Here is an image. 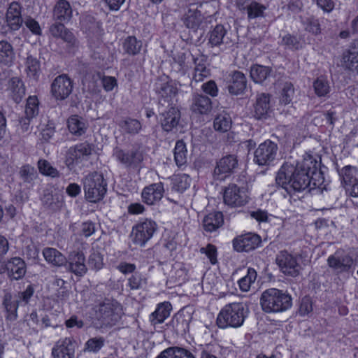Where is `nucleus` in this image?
I'll list each match as a JSON object with an SVG mask.
<instances>
[{"instance_id": "nucleus-9", "label": "nucleus", "mask_w": 358, "mask_h": 358, "mask_svg": "<svg viewBox=\"0 0 358 358\" xmlns=\"http://www.w3.org/2000/svg\"><path fill=\"white\" fill-rule=\"evenodd\" d=\"M275 262L280 271L285 275L296 277L299 275L301 266L296 259L287 251H281L275 258Z\"/></svg>"}, {"instance_id": "nucleus-23", "label": "nucleus", "mask_w": 358, "mask_h": 358, "mask_svg": "<svg viewBox=\"0 0 358 358\" xmlns=\"http://www.w3.org/2000/svg\"><path fill=\"white\" fill-rule=\"evenodd\" d=\"M6 271L9 272L10 277L18 280L22 278L26 273V264L20 257H13L6 264Z\"/></svg>"}, {"instance_id": "nucleus-38", "label": "nucleus", "mask_w": 358, "mask_h": 358, "mask_svg": "<svg viewBox=\"0 0 358 358\" xmlns=\"http://www.w3.org/2000/svg\"><path fill=\"white\" fill-rule=\"evenodd\" d=\"M92 146L87 143H83L76 145L69 150V154L73 160L74 159H80L85 156H89L92 153Z\"/></svg>"}, {"instance_id": "nucleus-13", "label": "nucleus", "mask_w": 358, "mask_h": 358, "mask_svg": "<svg viewBox=\"0 0 358 358\" xmlns=\"http://www.w3.org/2000/svg\"><path fill=\"white\" fill-rule=\"evenodd\" d=\"M67 269L77 276H83L87 271L85 257L82 251H72L67 258Z\"/></svg>"}, {"instance_id": "nucleus-37", "label": "nucleus", "mask_w": 358, "mask_h": 358, "mask_svg": "<svg viewBox=\"0 0 358 358\" xmlns=\"http://www.w3.org/2000/svg\"><path fill=\"white\" fill-rule=\"evenodd\" d=\"M170 304H161L150 315V321L153 325L162 323L170 315Z\"/></svg>"}, {"instance_id": "nucleus-14", "label": "nucleus", "mask_w": 358, "mask_h": 358, "mask_svg": "<svg viewBox=\"0 0 358 358\" xmlns=\"http://www.w3.org/2000/svg\"><path fill=\"white\" fill-rule=\"evenodd\" d=\"M270 312L284 311L292 305L291 296L277 289H270Z\"/></svg>"}, {"instance_id": "nucleus-47", "label": "nucleus", "mask_w": 358, "mask_h": 358, "mask_svg": "<svg viewBox=\"0 0 358 358\" xmlns=\"http://www.w3.org/2000/svg\"><path fill=\"white\" fill-rule=\"evenodd\" d=\"M231 124L230 118L226 115H218L214 120V128L216 131L221 132L227 131Z\"/></svg>"}, {"instance_id": "nucleus-28", "label": "nucleus", "mask_w": 358, "mask_h": 358, "mask_svg": "<svg viewBox=\"0 0 358 358\" xmlns=\"http://www.w3.org/2000/svg\"><path fill=\"white\" fill-rule=\"evenodd\" d=\"M224 222L221 212H215L207 215L203 220V228L206 231L212 232L220 227Z\"/></svg>"}, {"instance_id": "nucleus-41", "label": "nucleus", "mask_w": 358, "mask_h": 358, "mask_svg": "<svg viewBox=\"0 0 358 358\" xmlns=\"http://www.w3.org/2000/svg\"><path fill=\"white\" fill-rule=\"evenodd\" d=\"M294 87L292 83L287 82L283 85L280 92L279 102L280 105H288L291 103L294 95Z\"/></svg>"}, {"instance_id": "nucleus-64", "label": "nucleus", "mask_w": 358, "mask_h": 358, "mask_svg": "<svg viewBox=\"0 0 358 358\" xmlns=\"http://www.w3.org/2000/svg\"><path fill=\"white\" fill-rule=\"evenodd\" d=\"M312 311V304L308 298H303L299 307V313L306 315Z\"/></svg>"}, {"instance_id": "nucleus-40", "label": "nucleus", "mask_w": 358, "mask_h": 358, "mask_svg": "<svg viewBox=\"0 0 358 358\" xmlns=\"http://www.w3.org/2000/svg\"><path fill=\"white\" fill-rule=\"evenodd\" d=\"M119 126L127 134L134 135L141 129V122L136 120L127 117L119 123Z\"/></svg>"}, {"instance_id": "nucleus-35", "label": "nucleus", "mask_w": 358, "mask_h": 358, "mask_svg": "<svg viewBox=\"0 0 358 358\" xmlns=\"http://www.w3.org/2000/svg\"><path fill=\"white\" fill-rule=\"evenodd\" d=\"M143 48V43L135 36H128L123 42L124 51L129 55H136Z\"/></svg>"}, {"instance_id": "nucleus-20", "label": "nucleus", "mask_w": 358, "mask_h": 358, "mask_svg": "<svg viewBox=\"0 0 358 358\" xmlns=\"http://www.w3.org/2000/svg\"><path fill=\"white\" fill-rule=\"evenodd\" d=\"M6 22L8 27L13 30H17L22 24L23 20L21 15V6L16 1L12 2L6 13Z\"/></svg>"}, {"instance_id": "nucleus-10", "label": "nucleus", "mask_w": 358, "mask_h": 358, "mask_svg": "<svg viewBox=\"0 0 358 358\" xmlns=\"http://www.w3.org/2000/svg\"><path fill=\"white\" fill-rule=\"evenodd\" d=\"M156 229L155 222L150 220H145L138 224L132 231L134 242L141 246L144 245L152 238Z\"/></svg>"}, {"instance_id": "nucleus-15", "label": "nucleus", "mask_w": 358, "mask_h": 358, "mask_svg": "<svg viewBox=\"0 0 358 358\" xmlns=\"http://www.w3.org/2000/svg\"><path fill=\"white\" fill-rule=\"evenodd\" d=\"M261 242L262 239L259 236L250 233L235 238L233 245L238 252H249L257 248Z\"/></svg>"}, {"instance_id": "nucleus-4", "label": "nucleus", "mask_w": 358, "mask_h": 358, "mask_svg": "<svg viewBox=\"0 0 358 358\" xmlns=\"http://www.w3.org/2000/svg\"><path fill=\"white\" fill-rule=\"evenodd\" d=\"M83 188L86 199L90 202H96L105 195L106 182L102 174L94 172L84 178Z\"/></svg>"}, {"instance_id": "nucleus-7", "label": "nucleus", "mask_w": 358, "mask_h": 358, "mask_svg": "<svg viewBox=\"0 0 358 358\" xmlns=\"http://www.w3.org/2000/svg\"><path fill=\"white\" fill-rule=\"evenodd\" d=\"M73 80L66 75L57 76L51 84V93L57 100L66 99L72 92Z\"/></svg>"}, {"instance_id": "nucleus-53", "label": "nucleus", "mask_w": 358, "mask_h": 358, "mask_svg": "<svg viewBox=\"0 0 358 358\" xmlns=\"http://www.w3.org/2000/svg\"><path fill=\"white\" fill-rule=\"evenodd\" d=\"M104 341L102 337L90 338L85 343V351L97 352L103 346Z\"/></svg>"}, {"instance_id": "nucleus-46", "label": "nucleus", "mask_w": 358, "mask_h": 358, "mask_svg": "<svg viewBox=\"0 0 358 358\" xmlns=\"http://www.w3.org/2000/svg\"><path fill=\"white\" fill-rule=\"evenodd\" d=\"M313 88L315 94L320 97L326 96L330 92L329 84L323 77L317 78L313 82Z\"/></svg>"}, {"instance_id": "nucleus-55", "label": "nucleus", "mask_w": 358, "mask_h": 358, "mask_svg": "<svg viewBox=\"0 0 358 358\" xmlns=\"http://www.w3.org/2000/svg\"><path fill=\"white\" fill-rule=\"evenodd\" d=\"M191 184V178L187 174L179 175L175 180V187L178 191L183 192L187 189Z\"/></svg>"}, {"instance_id": "nucleus-18", "label": "nucleus", "mask_w": 358, "mask_h": 358, "mask_svg": "<svg viewBox=\"0 0 358 358\" xmlns=\"http://www.w3.org/2000/svg\"><path fill=\"white\" fill-rule=\"evenodd\" d=\"M228 90L230 94L239 95L243 94L247 87V78L244 73L234 71L230 74Z\"/></svg>"}, {"instance_id": "nucleus-1", "label": "nucleus", "mask_w": 358, "mask_h": 358, "mask_svg": "<svg viewBox=\"0 0 358 358\" xmlns=\"http://www.w3.org/2000/svg\"><path fill=\"white\" fill-rule=\"evenodd\" d=\"M320 163L308 155L296 165L285 163L277 173L275 183L285 188L289 194L293 191L300 192L306 189L313 182L314 186L320 185L322 172L318 169Z\"/></svg>"}, {"instance_id": "nucleus-17", "label": "nucleus", "mask_w": 358, "mask_h": 358, "mask_svg": "<svg viewBox=\"0 0 358 358\" xmlns=\"http://www.w3.org/2000/svg\"><path fill=\"white\" fill-rule=\"evenodd\" d=\"M49 31L53 37L61 38L66 43L69 48L71 49L78 45V41L73 34L67 29L63 23L55 22L52 24Z\"/></svg>"}, {"instance_id": "nucleus-43", "label": "nucleus", "mask_w": 358, "mask_h": 358, "mask_svg": "<svg viewBox=\"0 0 358 358\" xmlns=\"http://www.w3.org/2000/svg\"><path fill=\"white\" fill-rule=\"evenodd\" d=\"M174 158L176 164L180 166L187 162V149L182 141H177L174 149Z\"/></svg>"}, {"instance_id": "nucleus-36", "label": "nucleus", "mask_w": 358, "mask_h": 358, "mask_svg": "<svg viewBox=\"0 0 358 358\" xmlns=\"http://www.w3.org/2000/svg\"><path fill=\"white\" fill-rule=\"evenodd\" d=\"M68 128L71 133L78 136L84 134L87 129L85 123L77 115L69 118Z\"/></svg>"}, {"instance_id": "nucleus-33", "label": "nucleus", "mask_w": 358, "mask_h": 358, "mask_svg": "<svg viewBox=\"0 0 358 358\" xmlns=\"http://www.w3.org/2000/svg\"><path fill=\"white\" fill-rule=\"evenodd\" d=\"M250 78L258 84H263L268 76V68L259 64H254L250 67Z\"/></svg>"}, {"instance_id": "nucleus-61", "label": "nucleus", "mask_w": 358, "mask_h": 358, "mask_svg": "<svg viewBox=\"0 0 358 358\" xmlns=\"http://www.w3.org/2000/svg\"><path fill=\"white\" fill-rule=\"evenodd\" d=\"M24 23L33 34L36 35L41 34V29L40 25L34 19L29 17L25 20Z\"/></svg>"}, {"instance_id": "nucleus-21", "label": "nucleus", "mask_w": 358, "mask_h": 358, "mask_svg": "<svg viewBox=\"0 0 358 358\" xmlns=\"http://www.w3.org/2000/svg\"><path fill=\"white\" fill-rule=\"evenodd\" d=\"M72 13V8L69 1L59 0L54 6L53 19L59 22V23L66 22L71 20Z\"/></svg>"}, {"instance_id": "nucleus-42", "label": "nucleus", "mask_w": 358, "mask_h": 358, "mask_svg": "<svg viewBox=\"0 0 358 358\" xmlns=\"http://www.w3.org/2000/svg\"><path fill=\"white\" fill-rule=\"evenodd\" d=\"M301 23L306 31L314 35H318L321 33L320 23L319 20L315 17L301 18Z\"/></svg>"}, {"instance_id": "nucleus-52", "label": "nucleus", "mask_w": 358, "mask_h": 358, "mask_svg": "<svg viewBox=\"0 0 358 358\" xmlns=\"http://www.w3.org/2000/svg\"><path fill=\"white\" fill-rule=\"evenodd\" d=\"M20 175L25 182H31L36 176V171L30 165H24L20 171Z\"/></svg>"}, {"instance_id": "nucleus-58", "label": "nucleus", "mask_w": 358, "mask_h": 358, "mask_svg": "<svg viewBox=\"0 0 358 358\" xmlns=\"http://www.w3.org/2000/svg\"><path fill=\"white\" fill-rule=\"evenodd\" d=\"M26 64L29 73H31L32 76H35L40 69L39 61L31 55L27 56Z\"/></svg>"}, {"instance_id": "nucleus-2", "label": "nucleus", "mask_w": 358, "mask_h": 358, "mask_svg": "<svg viewBox=\"0 0 358 358\" xmlns=\"http://www.w3.org/2000/svg\"><path fill=\"white\" fill-rule=\"evenodd\" d=\"M245 318L244 306L242 303H231L226 305L217 317V324L220 328L241 327Z\"/></svg>"}, {"instance_id": "nucleus-26", "label": "nucleus", "mask_w": 358, "mask_h": 358, "mask_svg": "<svg viewBox=\"0 0 358 358\" xmlns=\"http://www.w3.org/2000/svg\"><path fill=\"white\" fill-rule=\"evenodd\" d=\"M192 109L196 113L208 114L212 109L210 99L202 94L194 95Z\"/></svg>"}, {"instance_id": "nucleus-48", "label": "nucleus", "mask_w": 358, "mask_h": 358, "mask_svg": "<svg viewBox=\"0 0 358 358\" xmlns=\"http://www.w3.org/2000/svg\"><path fill=\"white\" fill-rule=\"evenodd\" d=\"M25 115L29 118H33L38 113V100L36 96H29L27 100L25 106Z\"/></svg>"}, {"instance_id": "nucleus-8", "label": "nucleus", "mask_w": 358, "mask_h": 358, "mask_svg": "<svg viewBox=\"0 0 358 358\" xmlns=\"http://www.w3.org/2000/svg\"><path fill=\"white\" fill-rule=\"evenodd\" d=\"M113 156L126 168L136 169L143 160V152L138 149H134L129 152L116 147L113 150Z\"/></svg>"}, {"instance_id": "nucleus-12", "label": "nucleus", "mask_w": 358, "mask_h": 358, "mask_svg": "<svg viewBox=\"0 0 358 358\" xmlns=\"http://www.w3.org/2000/svg\"><path fill=\"white\" fill-rule=\"evenodd\" d=\"M238 167V159L235 155H229L221 158L214 169V178L218 180H224Z\"/></svg>"}, {"instance_id": "nucleus-30", "label": "nucleus", "mask_w": 358, "mask_h": 358, "mask_svg": "<svg viewBox=\"0 0 358 358\" xmlns=\"http://www.w3.org/2000/svg\"><path fill=\"white\" fill-rule=\"evenodd\" d=\"M268 98L266 94H261L257 99L255 107V117L257 119H266L268 111Z\"/></svg>"}, {"instance_id": "nucleus-27", "label": "nucleus", "mask_w": 358, "mask_h": 358, "mask_svg": "<svg viewBox=\"0 0 358 358\" xmlns=\"http://www.w3.org/2000/svg\"><path fill=\"white\" fill-rule=\"evenodd\" d=\"M43 255L45 259L53 266H62L66 264L67 258L57 249L45 248Z\"/></svg>"}, {"instance_id": "nucleus-31", "label": "nucleus", "mask_w": 358, "mask_h": 358, "mask_svg": "<svg viewBox=\"0 0 358 358\" xmlns=\"http://www.w3.org/2000/svg\"><path fill=\"white\" fill-rule=\"evenodd\" d=\"M157 358H194V357L184 348L170 347L162 351Z\"/></svg>"}, {"instance_id": "nucleus-63", "label": "nucleus", "mask_w": 358, "mask_h": 358, "mask_svg": "<svg viewBox=\"0 0 358 358\" xmlns=\"http://www.w3.org/2000/svg\"><path fill=\"white\" fill-rule=\"evenodd\" d=\"M95 232V226L92 222H85L81 225V234L85 236L89 237Z\"/></svg>"}, {"instance_id": "nucleus-50", "label": "nucleus", "mask_w": 358, "mask_h": 358, "mask_svg": "<svg viewBox=\"0 0 358 358\" xmlns=\"http://www.w3.org/2000/svg\"><path fill=\"white\" fill-rule=\"evenodd\" d=\"M256 277L257 273L255 270L251 268H248V274L238 281L241 289L243 292L248 291L251 283L255 280Z\"/></svg>"}, {"instance_id": "nucleus-25", "label": "nucleus", "mask_w": 358, "mask_h": 358, "mask_svg": "<svg viewBox=\"0 0 358 358\" xmlns=\"http://www.w3.org/2000/svg\"><path fill=\"white\" fill-rule=\"evenodd\" d=\"M157 92L160 96L158 103H159L162 99H164L167 101L166 106L169 107L170 105H173L171 101L172 97L177 94L178 89L172 81H167L159 84V86L157 87Z\"/></svg>"}, {"instance_id": "nucleus-59", "label": "nucleus", "mask_w": 358, "mask_h": 358, "mask_svg": "<svg viewBox=\"0 0 358 358\" xmlns=\"http://www.w3.org/2000/svg\"><path fill=\"white\" fill-rule=\"evenodd\" d=\"M200 252L206 255L211 264H214L217 262V250L213 245L208 244L206 248H201Z\"/></svg>"}, {"instance_id": "nucleus-56", "label": "nucleus", "mask_w": 358, "mask_h": 358, "mask_svg": "<svg viewBox=\"0 0 358 358\" xmlns=\"http://www.w3.org/2000/svg\"><path fill=\"white\" fill-rule=\"evenodd\" d=\"M88 265L90 268L98 271L103 265V257L99 252H93L90 255L88 259Z\"/></svg>"}, {"instance_id": "nucleus-51", "label": "nucleus", "mask_w": 358, "mask_h": 358, "mask_svg": "<svg viewBox=\"0 0 358 358\" xmlns=\"http://www.w3.org/2000/svg\"><path fill=\"white\" fill-rule=\"evenodd\" d=\"M198 59H194V73L193 76V79L196 82H201L203 80L204 78L207 77L209 75V70L206 67L205 64L197 62Z\"/></svg>"}, {"instance_id": "nucleus-22", "label": "nucleus", "mask_w": 358, "mask_h": 358, "mask_svg": "<svg viewBox=\"0 0 358 358\" xmlns=\"http://www.w3.org/2000/svg\"><path fill=\"white\" fill-rule=\"evenodd\" d=\"M43 205L51 211L55 212L63 206V197L58 193L52 194L50 189H45L41 198Z\"/></svg>"}, {"instance_id": "nucleus-60", "label": "nucleus", "mask_w": 358, "mask_h": 358, "mask_svg": "<svg viewBox=\"0 0 358 358\" xmlns=\"http://www.w3.org/2000/svg\"><path fill=\"white\" fill-rule=\"evenodd\" d=\"M145 283V280L142 278L140 273H136L129 279V285L131 289H138Z\"/></svg>"}, {"instance_id": "nucleus-54", "label": "nucleus", "mask_w": 358, "mask_h": 358, "mask_svg": "<svg viewBox=\"0 0 358 358\" xmlns=\"http://www.w3.org/2000/svg\"><path fill=\"white\" fill-rule=\"evenodd\" d=\"M282 43L287 48L292 50H299L302 48V43L299 38L291 34H287L282 38Z\"/></svg>"}, {"instance_id": "nucleus-3", "label": "nucleus", "mask_w": 358, "mask_h": 358, "mask_svg": "<svg viewBox=\"0 0 358 358\" xmlns=\"http://www.w3.org/2000/svg\"><path fill=\"white\" fill-rule=\"evenodd\" d=\"M34 292V287L29 285L23 292H19L13 295L6 292L3 297L2 303L7 313L6 318L10 320H15L17 318V308L20 306L27 305Z\"/></svg>"}, {"instance_id": "nucleus-29", "label": "nucleus", "mask_w": 358, "mask_h": 358, "mask_svg": "<svg viewBox=\"0 0 358 358\" xmlns=\"http://www.w3.org/2000/svg\"><path fill=\"white\" fill-rule=\"evenodd\" d=\"M343 62L346 69L358 73V48H352L344 52Z\"/></svg>"}, {"instance_id": "nucleus-34", "label": "nucleus", "mask_w": 358, "mask_h": 358, "mask_svg": "<svg viewBox=\"0 0 358 358\" xmlns=\"http://www.w3.org/2000/svg\"><path fill=\"white\" fill-rule=\"evenodd\" d=\"M14 57L12 45L6 41H0V64L8 66L12 64Z\"/></svg>"}, {"instance_id": "nucleus-32", "label": "nucleus", "mask_w": 358, "mask_h": 358, "mask_svg": "<svg viewBox=\"0 0 358 358\" xmlns=\"http://www.w3.org/2000/svg\"><path fill=\"white\" fill-rule=\"evenodd\" d=\"M182 21L187 28L196 29L201 22L200 11L196 8H189L184 14Z\"/></svg>"}, {"instance_id": "nucleus-45", "label": "nucleus", "mask_w": 358, "mask_h": 358, "mask_svg": "<svg viewBox=\"0 0 358 358\" xmlns=\"http://www.w3.org/2000/svg\"><path fill=\"white\" fill-rule=\"evenodd\" d=\"M355 169L350 166H345L340 172V176L341 177L342 181L348 190L350 189L348 186L352 185V183L357 180L355 177Z\"/></svg>"}, {"instance_id": "nucleus-44", "label": "nucleus", "mask_w": 358, "mask_h": 358, "mask_svg": "<svg viewBox=\"0 0 358 358\" xmlns=\"http://www.w3.org/2000/svg\"><path fill=\"white\" fill-rule=\"evenodd\" d=\"M268 160V145L264 142L255 152V162L259 166L266 165Z\"/></svg>"}, {"instance_id": "nucleus-16", "label": "nucleus", "mask_w": 358, "mask_h": 358, "mask_svg": "<svg viewBox=\"0 0 358 358\" xmlns=\"http://www.w3.org/2000/svg\"><path fill=\"white\" fill-rule=\"evenodd\" d=\"M76 342L72 338H65L57 342L52 349L54 358H74Z\"/></svg>"}, {"instance_id": "nucleus-19", "label": "nucleus", "mask_w": 358, "mask_h": 358, "mask_svg": "<svg viewBox=\"0 0 358 358\" xmlns=\"http://www.w3.org/2000/svg\"><path fill=\"white\" fill-rule=\"evenodd\" d=\"M164 186L162 182L153 183L145 187L142 192V199L144 203L153 205L163 196Z\"/></svg>"}, {"instance_id": "nucleus-5", "label": "nucleus", "mask_w": 358, "mask_h": 358, "mask_svg": "<svg viewBox=\"0 0 358 358\" xmlns=\"http://www.w3.org/2000/svg\"><path fill=\"white\" fill-rule=\"evenodd\" d=\"M96 315L101 326H113L121 318L122 308L117 301L106 299L100 303Z\"/></svg>"}, {"instance_id": "nucleus-49", "label": "nucleus", "mask_w": 358, "mask_h": 358, "mask_svg": "<svg viewBox=\"0 0 358 358\" xmlns=\"http://www.w3.org/2000/svg\"><path fill=\"white\" fill-rule=\"evenodd\" d=\"M38 168L41 173L43 175L51 176L52 178L59 176L58 171L51 166V164L45 159H40L38 162Z\"/></svg>"}, {"instance_id": "nucleus-11", "label": "nucleus", "mask_w": 358, "mask_h": 358, "mask_svg": "<svg viewBox=\"0 0 358 358\" xmlns=\"http://www.w3.org/2000/svg\"><path fill=\"white\" fill-rule=\"evenodd\" d=\"M223 199L228 206H241L248 203V196L243 188L230 184L224 190Z\"/></svg>"}, {"instance_id": "nucleus-62", "label": "nucleus", "mask_w": 358, "mask_h": 358, "mask_svg": "<svg viewBox=\"0 0 358 358\" xmlns=\"http://www.w3.org/2000/svg\"><path fill=\"white\" fill-rule=\"evenodd\" d=\"M202 90L206 94L212 96H215L217 94V85L213 80H210L202 85Z\"/></svg>"}, {"instance_id": "nucleus-39", "label": "nucleus", "mask_w": 358, "mask_h": 358, "mask_svg": "<svg viewBox=\"0 0 358 358\" xmlns=\"http://www.w3.org/2000/svg\"><path fill=\"white\" fill-rule=\"evenodd\" d=\"M226 34L224 27L218 24L208 33V43L212 46H218L222 43L223 38Z\"/></svg>"}, {"instance_id": "nucleus-24", "label": "nucleus", "mask_w": 358, "mask_h": 358, "mask_svg": "<svg viewBox=\"0 0 358 358\" xmlns=\"http://www.w3.org/2000/svg\"><path fill=\"white\" fill-rule=\"evenodd\" d=\"M8 90L13 100L19 103L25 95V87L22 80L18 77H13L8 80Z\"/></svg>"}, {"instance_id": "nucleus-57", "label": "nucleus", "mask_w": 358, "mask_h": 358, "mask_svg": "<svg viewBox=\"0 0 358 358\" xmlns=\"http://www.w3.org/2000/svg\"><path fill=\"white\" fill-rule=\"evenodd\" d=\"M236 5L240 10L246 11L248 16H254L251 10L256 8L257 5L252 0H236Z\"/></svg>"}, {"instance_id": "nucleus-6", "label": "nucleus", "mask_w": 358, "mask_h": 358, "mask_svg": "<svg viewBox=\"0 0 358 358\" xmlns=\"http://www.w3.org/2000/svg\"><path fill=\"white\" fill-rule=\"evenodd\" d=\"M167 101L164 99L158 103L157 111L159 119L162 129L166 132L173 131L177 129L181 115L180 111L173 105L167 107Z\"/></svg>"}]
</instances>
